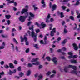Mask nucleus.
Returning <instances> with one entry per match:
<instances>
[{"mask_svg": "<svg viewBox=\"0 0 80 80\" xmlns=\"http://www.w3.org/2000/svg\"><path fill=\"white\" fill-rule=\"evenodd\" d=\"M35 31L36 33H38V32H40V29H37Z\"/></svg>", "mask_w": 80, "mask_h": 80, "instance_id": "f704fd0d", "label": "nucleus"}, {"mask_svg": "<svg viewBox=\"0 0 80 80\" xmlns=\"http://www.w3.org/2000/svg\"><path fill=\"white\" fill-rule=\"evenodd\" d=\"M33 26L32 25L31 27H29V30H31V36L32 37H34V40L35 42H37V35L35 34L34 32V30H33Z\"/></svg>", "mask_w": 80, "mask_h": 80, "instance_id": "f257e3e1", "label": "nucleus"}, {"mask_svg": "<svg viewBox=\"0 0 80 80\" xmlns=\"http://www.w3.org/2000/svg\"><path fill=\"white\" fill-rule=\"evenodd\" d=\"M62 8L63 10L65 11V9L67 8V7L63 5L62 6Z\"/></svg>", "mask_w": 80, "mask_h": 80, "instance_id": "393cba45", "label": "nucleus"}, {"mask_svg": "<svg viewBox=\"0 0 80 80\" xmlns=\"http://www.w3.org/2000/svg\"><path fill=\"white\" fill-rule=\"evenodd\" d=\"M20 11H18L16 13V15H18L20 14Z\"/></svg>", "mask_w": 80, "mask_h": 80, "instance_id": "338daca9", "label": "nucleus"}, {"mask_svg": "<svg viewBox=\"0 0 80 80\" xmlns=\"http://www.w3.org/2000/svg\"><path fill=\"white\" fill-rule=\"evenodd\" d=\"M60 58L61 59H62V60H65V56H61L60 57Z\"/></svg>", "mask_w": 80, "mask_h": 80, "instance_id": "79ce46f5", "label": "nucleus"}, {"mask_svg": "<svg viewBox=\"0 0 80 80\" xmlns=\"http://www.w3.org/2000/svg\"><path fill=\"white\" fill-rule=\"evenodd\" d=\"M40 62L38 61H37L36 62V65H40Z\"/></svg>", "mask_w": 80, "mask_h": 80, "instance_id": "a19ab883", "label": "nucleus"}, {"mask_svg": "<svg viewBox=\"0 0 80 80\" xmlns=\"http://www.w3.org/2000/svg\"><path fill=\"white\" fill-rule=\"evenodd\" d=\"M80 4V1H78L74 5H78L79 4Z\"/></svg>", "mask_w": 80, "mask_h": 80, "instance_id": "c9c22d12", "label": "nucleus"}, {"mask_svg": "<svg viewBox=\"0 0 80 80\" xmlns=\"http://www.w3.org/2000/svg\"><path fill=\"white\" fill-rule=\"evenodd\" d=\"M72 46L75 50H77L78 49V47L77 45L75 43H73L72 44Z\"/></svg>", "mask_w": 80, "mask_h": 80, "instance_id": "20e7f679", "label": "nucleus"}, {"mask_svg": "<svg viewBox=\"0 0 80 80\" xmlns=\"http://www.w3.org/2000/svg\"><path fill=\"white\" fill-rule=\"evenodd\" d=\"M69 18V19L72 20L73 21H75V18H74V17H73V16H70Z\"/></svg>", "mask_w": 80, "mask_h": 80, "instance_id": "dca6fc26", "label": "nucleus"}, {"mask_svg": "<svg viewBox=\"0 0 80 80\" xmlns=\"http://www.w3.org/2000/svg\"><path fill=\"white\" fill-rule=\"evenodd\" d=\"M28 67H29V68L32 67V66H33L32 64H31L30 63H28Z\"/></svg>", "mask_w": 80, "mask_h": 80, "instance_id": "2f4dec72", "label": "nucleus"}, {"mask_svg": "<svg viewBox=\"0 0 80 80\" xmlns=\"http://www.w3.org/2000/svg\"><path fill=\"white\" fill-rule=\"evenodd\" d=\"M38 77L39 78L41 79L43 78V76L42 75V74H40V75L38 76Z\"/></svg>", "mask_w": 80, "mask_h": 80, "instance_id": "c756f323", "label": "nucleus"}, {"mask_svg": "<svg viewBox=\"0 0 80 80\" xmlns=\"http://www.w3.org/2000/svg\"><path fill=\"white\" fill-rule=\"evenodd\" d=\"M13 42H15V43L16 44H18V42H17V40H16V39L15 38H13Z\"/></svg>", "mask_w": 80, "mask_h": 80, "instance_id": "7c9ffc66", "label": "nucleus"}, {"mask_svg": "<svg viewBox=\"0 0 80 80\" xmlns=\"http://www.w3.org/2000/svg\"><path fill=\"white\" fill-rule=\"evenodd\" d=\"M33 7L35 11H36L37 9H38V8L35 7V5H33Z\"/></svg>", "mask_w": 80, "mask_h": 80, "instance_id": "6ab92c4d", "label": "nucleus"}, {"mask_svg": "<svg viewBox=\"0 0 80 80\" xmlns=\"http://www.w3.org/2000/svg\"><path fill=\"white\" fill-rule=\"evenodd\" d=\"M4 61H1L0 62V63H1V64L2 65H3V64H4Z\"/></svg>", "mask_w": 80, "mask_h": 80, "instance_id": "69168bd1", "label": "nucleus"}, {"mask_svg": "<svg viewBox=\"0 0 80 80\" xmlns=\"http://www.w3.org/2000/svg\"><path fill=\"white\" fill-rule=\"evenodd\" d=\"M71 73H74V74H76V75H77L78 74V72L75 70L72 71Z\"/></svg>", "mask_w": 80, "mask_h": 80, "instance_id": "f8f14e48", "label": "nucleus"}, {"mask_svg": "<svg viewBox=\"0 0 80 80\" xmlns=\"http://www.w3.org/2000/svg\"><path fill=\"white\" fill-rule=\"evenodd\" d=\"M74 25H75L76 27L73 28V30H75L77 28L78 26L77 25V24L75 23H74Z\"/></svg>", "mask_w": 80, "mask_h": 80, "instance_id": "473e14b6", "label": "nucleus"}, {"mask_svg": "<svg viewBox=\"0 0 80 80\" xmlns=\"http://www.w3.org/2000/svg\"><path fill=\"white\" fill-rule=\"evenodd\" d=\"M26 18L24 16H20V17L18 18L19 21L22 23H23L25 21Z\"/></svg>", "mask_w": 80, "mask_h": 80, "instance_id": "7ed1b4c3", "label": "nucleus"}, {"mask_svg": "<svg viewBox=\"0 0 80 80\" xmlns=\"http://www.w3.org/2000/svg\"><path fill=\"white\" fill-rule=\"evenodd\" d=\"M9 67L10 68H15V66L13 65V64L11 63H9Z\"/></svg>", "mask_w": 80, "mask_h": 80, "instance_id": "9d476101", "label": "nucleus"}, {"mask_svg": "<svg viewBox=\"0 0 80 80\" xmlns=\"http://www.w3.org/2000/svg\"><path fill=\"white\" fill-rule=\"evenodd\" d=\"M70 0H63V1L62 2V1H61V2H63L64 3H66L67 2H68V1H70Z\"/></svg>", "mask_w": 80, "mask_h": 80, "instance_id": "cd10ccee", "label": "nucleus"}, {"mask_svg": "<svg viewBox=\"0 0 80 80\" xmlns=\"http://www.w3.org/2000/svg\"><path fill=\"white\" fill-rule=\"evenodd\" d=\"M30 74H31V72H30V70H29L28 72V73L27 74V76H29Z\"/></svg>", "mask_w": 80, "mask_h": 80, "instance_id": "b1692460", "label": "nucleus"}, {"mask_svg": "<svg viewBox=\"0 0 80 80\" xmlns=\"http://www.w3.org/2000/svg\"><path fill=\"white\" fill-rule=\"evenodd\" d=\"M29 51H30V49H29V48H28L26 50V52L27 53H28L29 52Z\"/></svg>", "mask_w": 80, "mask_h": 80, "instance_id": "c03bdc74", "label": "nucleus"}, {"mask_svg": "<svg viewBox=\"0 0 80 80\" xmlns=\"http://www.w3.org/2000/svg\"><path fill=\"white\" fill-rule=\"evenodd\" d=\"M14 64H15V65H17V63H18V62H17V61L14 60Z\"/></svg>", "mask_w": 80, "mask_h": 80, "instance_id": "6e6d98bb", "label": "nucleus"}, {"mask_svg": "<svg viewBox=\"0 0 80 80\" xmlns=\"http://www.w3.org/2000/svg\"><path fill=\"white\" fill-rule=\"evenodd\" d=\"M78 57V56L76 55L72 56V58L74 59V58H77Z\"/></svg>", "mask_w": 80, "mask_h": 80, "instance_id": "4c0bfd02", "label": "nucleus"}, {"mask_svg": "<svg viewBox=\"0 0 80 80\" xmlns=\"http://www.w3.org/2000/svg\"><path fill=\"white\" fill-rule=\"evenodd\" d=\"M42 28H44L46 26V24H44L42 25Z\"/></svg>", "mask_w": 80, "mask_h": 80, "instance_id": "052dcab7", "label": "nucleus"}, {"mask_svg": "<svg viewBox=\"0 0 80 80\" xmlns=\"http://www.w3.org/2000/svg\"><path fill=\"white\" fill-rule=\"evenodd\" d=\"M19 75L20 77H22V76H23V75H24V73L22 72H20L19 74Z\"/></svg>", "mask_w": 80, "mask_h": 80, "instance_id": "412c9836", "label": "nucleus"}, {"mask_svg": "<svg viewBox=\"0 0 80 80\" xmlns=\"http://www.w3.org/2000/svg\"><path fill=\"white\" fill-rule=\"evenodd\" d=\"M57 60V58L55 57H53L52 60V61L54 62L55 64H57V61L55 60Z\"/></svg>", "mask_w": 80, "mask_h": 80, "instance_id": "1a4fd4ad", "label": "nucleus"}, {"mask_svg": "<svg viewBox=\"0 0 80 80\" xmlns=\"http://www.w3.org/2000/svg\"><path fill=\"white\" fill-rule=\"evenodd\" d=\"M18 71H19V72H20L21 71V67H19L18 68Z\"/></svg>", "mask_w": 80, "mask_h": 80, "instance_id": "49530a36", "label": "nucleus"}, {"mask_svg": "<svg viewBox=\"0 0 80 80\" xmlns=\"http://www.w3.org/2000/svg\"><path fill=\"white\" fill-rule=\"evenodd\" d=\"M16 69L14 70V71H12L11 70H10L9 74L10 75H12L13 73H16Z\"/></svg>", "mask_w": 80, "mask_h": 80, "instance_id": "423d86ee", "label": "nucleus"}, {"mask_svg": "<svg viewBox=\"0 0 80 80\" xmlns=\"http://www.w3.org/2000/svg\"><path fill=\"white\" fill-rule=\"evenodd\" d=\"M25 38H26V37H24V38H22V36H20V39H21V43H22V42H23V40H25Z\"/></svg>", "mask_w": 80, "mask_h": 80, "instance_id": "ddd939ff", "label": "nucleus"}, {"mask_svg": "<svg viewBox=\"0 0 80 80\" xmlns=\"http://www.w3.org/2000/svg\"><path fill=\"white\" fill-rule=\"evenodd\" d=\"M49 26H50V27H51L50 28V30H52V27H53V25H52V24H49Z\"/></svg>", "mask_w": 80, "mask_h": 80, "instance_id": "e433bc0d", "label": "nucleus"}, {"mask_svg": "<svg viewBox=\"0 0 80 80\" xmlns=\"http://www.w3.org/2000/svg\"><path fill=\"white\" fill-rule=\"evenodd\" d=\"M8 25H9L10 24V20H8L7 22Z\"/></svg>", "mask_w": 80, "mask_h": 80, "instance_id": "680f3d73", "label": "nucleus"}, {"mask_svg": "<svg viewBox=\"0 0 80 80\" xmlns=\"http://www.w3.org/2000/svg\"><path fill=\"white\" fill-rule=\"evenodd\" d=\"M4 74H5V73H4V72L3 71L2 72H0V75H4Z\"/></svg>", "mask_w": 80, "mask_h": 80, "instance_id": "774afa93", "label": "nucleus"}, {"mask_svg": "<svg viewBox=\"0 0 80 80\" xmlns=\"http://www.w3.org/2000/svg\"><path fill=\"white\" fill-rule=\"evenodd\" d=\"M34 47H35L36 48H38V45L37 44H35L34 46Z\"/></svg>", "mask_w": 80, "mask_h": 80, "instance_id": "864d4df0", "label": "nucleus"}, {"mask_svg": "<svg viewBox=\"0 0 80 80\" xmlns=\"http://www.w3.org/2000/svg\"><path fill=\"white\" fill-rule=\"evenodd\" d=\"M42 67H43V66H42V65H40L39 66V68H38L39 70H40V69L42 68Z\"/></svg>", "mask_w": 80, "mask_h": 80, "instance_id": "13d9d810", "label": "nucleus"}, {"mask_svg": "<svg viewBox=\"0 0 80 80\" xmlns=\"http://www.w3.org/2000/svg\"><path fill=\"white\" fill-rule=\"evenodd\" d=\"M41 3H42V4H45V0H42L41 1Z\"/></svg>", "mask_w": 80, "mask_h": 80, "instance_id": "0e129e2a", "label": "nucleus"}, {"mask_svg": "<svg viewBox=\"0 0 80 80\" xmlns=\"http://www.w3.org/2000/svg\"><path fill=\"white\" fill-rule=\"evenodd\" d=\"M4 67L5 68H6V69H8V68H9V66L7 64L4 65Z\"/></svg>", "mask_w": 80, "mask_h": 80, "instance_id": "ea45409f", "label": "nucleus"}, {"mask_svg": "<svg viewBox=\"0 0 80 80\" xmlns=\"http://www.w3.org/2000/svg\"><path fill=\"white\" fill-rule=\"evenodd\" d=\"M67 39L64 40L61 43V44L62 45H63V44H65V43H66V42H67Z\"/></svg>", "mask_w": 80, "mask_h": 80, "instance_id": "aec40b11", "label": "nucleus"}, {"mask_svg": "<svg viewBox=\"0 0 80 80\" xmlns=\"http://www.w3.org/2000/svg\"><path fill=\"white\" fill-rule=\"evenodd\" d=\"M5 17L6 19H8V20L10 18L11 16L9 14L6 15L5 16Z\"/></svg>", "mask_w": 80, "mask_h": 80, "instance_id": "9b49d317", "label": "nucleus"}, {"mask_svg": "<svg viewBox=\"0 0 80 80\" xmlns=\"http://www.w3.org/2000/svg\"><path fill=\"white\" fill-rule=\"evenodd\" d=\"M68 55H73V53H72L71 52H68Z\"/></svg>", "mask_w": 80, "mask_h": 80, "instance_id": "e2e57ef3", "label": "nucleus"}, {"mask_svg": "<svg viewBox=\"0 0 80 80\" xmlns=\"http://www.w3.org/2000/svg\"><path fill=\"white\" fill-rule=\"evenodd\" d=\"M68 58L69 59L73 58V56L72 55H71L70 56H69L68 57Z\"/></svg>", "mask_w": 80, "mask_h": 80, "instance_id": "de8ad7c7", "label": "nucleus"}, {"mask_svg": "<svg viewBox=\"0 0 80 80\" xmlns=\"http://www.w3.org/2000/svg\"><path fill=\"white\" fill-rule=\"evenodd\" d=\"M38 73H37L36 74L34 75V77L35 78H37V77H38Z\"/></svg>", "mask_w": 80, "mask_h": 80, "instance_id": "5fc2aeb1", "label": "nucleus"}, {"mask_svg": "<svg viewBox=\"0 0 80 80\" xmlns=\"http://www.w3.org/2000/svg\"><path fill=\"white\" fill-rule=\"evenodd\" d=\"M59 14L61 15L60 16L61 18H63V17H64V15H63V12H59Z\"/></svg>", "mask_w": 80, "mask_h": 80, "instance_id": "2eb2a0df", "label": "nucleus"}, {"mask_svg": "<svg viewBox=\"0 0 80 80\" xmlns=\"http://www.w3.org/2000/svg\"><path fill=\"white\" fill-rule=\"evenodd\" d=\"M56 8H57V5H56V4L52 5V11L53 12V11L55 10Z\"/></svg>", "mask_w": 80, "mask_h": 80, "instance_id": "0eeeda50", "label": "nucleus"}, {"mask_svg": "<svg viewBox=\"0 0 80 80\" xmlns=\"http://www.w3.org/2000/svg\"><path fill=\"white\" fill-rule=\"evenodd\" d=\"M1 36L2 37V38H8V35H6L5 36L4 35L2 34L1 35Z\"/></svg>", "mask_w": 80, "mask_h": 80, "instance_id": "a878e982", "label": "nucleus"}, {"mask_svg": "<svg viewBox=\"0 0 80 80\" xmlns=\"http://www.w3.org/2000/svg\"><path fill=\"white\" fill-rule=\"evenodd\" d=\"M40 43L41 44H44V42H43V41L42 40H41L40 41Z\"/></svg>", "mask_w": 80, "mask_h": 80, "instance_id": "4d7b16f0", "label": "nucleus"}, {"mask_svg": "<svg viewBox=\"0 0 80 80\" xmlns=\"http://www.w3.org/2000/svg\"><path fill=\"white\" fill-rule=\"evenodd\" d=\"M51 32H53L54 33H56V28H53L52 29V31H51Z\"/></svg>", "mask_w": 80, "mask_h": 80, "instance_id": "bb28decb", "label": "nucleus"}, {"mask_svg": "<svg viewBox=\"0 0 80 80\" xmlns=\"http://www.w3.org/2000/svg\"><path fill=\"white\" fill-rule=\"evenodd\" d=\"M49 42H48L47 41H46V40H44V45H46V44L48 43Z\"/></svg>", "mask_w": 80, "mask_h": 80, "instance_id": "09e8293b", "label": "nucleus"}, {"mask_svg": "<svg viewBox=\"0 0 80 80\" xmlns=\"http://www.w3.org/2000/svg\"><path fill=\"white\" fill-rule=\"evenodd\" d=\"M32 23V22L31 21H29L28 22V26H30V24Z\"/></svg>", "mask_w": 80, "mask_h": 80, "instance_id": "603ef678", "label": "nucleus"}, {"mask_svg": "<svg viewBox=\"0 0 80 80\" xmlns=\"http://www.w3.org/2000/svg\"><path fill=\"white\" fill-rule=\"evenodd\" d=\"M8 3H14V5L15 7H16L17 5V3L16 2H14V0L11 1L10 2H8Z\"/></svg>", "mask_w": 80, "mask_h": 80, "instance_id": "6e6552de", "label": "nucleus"}, {"mask_svg": "<svg viewBox=\"0 0 80 80\" xmlns=\"http://www.w3.org/2000/svg\"><path fill=\"white\" fill-rule=\"evenodd\" d=\"M38 58H36L35 59H33L31 61L32 62H37V61H38Z\"/></svg>", "mask_w": 80, "mask_h": 80, "instance_id": "f3484780", "label": "nucleus"}, {"mask_svg": "<svg viewBox=\"0 0 80 80\" xmlns=\"http://www.w3.org/2000/svg\"><path fill=\"white\" fill-rule=\"evenodd\" d=\"M72 68L73 70H77V66H73L72 65H69L68 66H66L64 69L65 72H68V69L67 68Z\"/></svg>", "mask_w": 80, "mask_h": 80, "instance_id": "f03ea898", "label": "nucleus"}, {"mask_svg": "<svg viewBox=\"0 0 80 80\" xmlns=\"http://www.w3.org/2000/svg\"><path fill=\"white\" fill-rule=\"evenodd\" d=\"M46 59H47L48 61H50V58L49 56L46 57Z\"/></svg>", "mask_w": 80, "mask_h": 80, "instance_id": "58836bf2", "label": "nucleus"}, {"mask_svg": "<svg viewBox=\"0 0 80 80\" xmlns=\"http://www.w3.org/2000/svg\"><path fill=\"white\" fill-rule=\"evenodd\" d=\"M47 18H50V14L49 13L48 14V15L47 16Z\"/></svg>", "mask_w": 80, "mask_h": 80, "instance_id": "bf43d9fd", "label": "nucleus"}, {"mask_svg": "<svg viewBox=\"0 0 80 80\" xmlns=\"http://www.w3.org/2000/svg\"><path fill=\"white\" fill-rule=\"evenodd\" d=\"M31 20H32V18L31 16L29 17V19H28V22H30Z\"/></svg>", "mask_w": 80, "mask_h": 80, "instance_id": "3c124183", "label": "nucleus"}, {"mask_svg": "<svg viewBox=\"0 0 80 80\" xmlns=\"http://www.w3.org/2000/svg\"><path fill=\"white\" fill-rule=\"evenodd\" d=\"M68 33V31L66 29V28H65L64 29V33Z\"/></svg>", "mask_w": 80, "mask_h": 80, "instance_id": "72a5a7b5", "label": "nucleus"}, {"mask_svg": "<svg viewBox=\"0 0 80 80\" xmlns=\"http://www.w3.org/2000/svg\"><path fill=\"white\" fill-rule=\"evenodd\" d=\"M51 74V72L48 71V72L46 73L47 75H49Z\"/></svg>", "mask_w": 80, "mask_h": 80, "instance_id": "8fccbe9b", "label": "nucleus"}, {"mask_svg": "<svg viewBox=\"0 0 80 80\" xmlns=\"http://www.w3.org/2000/svg\"><path fill=\"white\" fill-rule=\"evenodd\" d=\"M55 33V32H52V31H51L50 34L51 37H53V36H54V33Z\"/></svg>", "mask_w": 80, "mask_h": 80, "instance_id": "5701e85b", "label": "nucleus"}, {"mask_svg": "<svg viewBox=\"0 0 80 80\" xmlns=\"http://www.w3.org/2000/svg\"><path fill=\"white\" fill-rule=\"evenodd\" d=\"M34 25H37L38 27H40V25L38 24V23L37 22H36L35 24Z\"/></svg>", "mask_w": 80, "mask_h": 80, "instance_id": "37998d69", "label": "nucleus"}, {"mask_svg": "<svg viewBox=\"0 0 80 80\" xmlns=\"http://www.w3.org/2000/svg\"><path fill=\"white\" fill-rule=\"evenodd\" d=\"M71 62L72 63H77V60L74 59L71 60Z\"/></svg>", "mask_w": 80, "mask_h": 80, "instance_id": "4468645a", "label": "nucleus"}, {"mask_svg": "<svg viewBox=\"0 0 80 80\" xmlns=\"http://www.w3.org/2000/svg\"><path fill=\"white\" fill-rule=\"evenodd\" d=\"M29 15L30 17H32V18H33L34 17H35V15L33 14L32 12H29Z\"/></svg>", "mask_w": 80, "mask_h": 80, "instance_id": "4be33fe9", "label": "nucleus"}, {"mask_svg": "<svg viewBox=\"0 0 80 80\" xmlns=\"http://www.w3.org/2000/svg\"><path fill=\"white\" fill-rule=\"evenodd\" d=\"M28 8H23L21 12V14H23L28 11Z\"/></svg>", "mask_w": 80, "mask_h": 80, "instance_id": "39448f33", "label": "nucleus"}, {"mask_svg": "<svg viewBox=\"0 0 80 80\" xmlns=\"http://www.w3.org/2000/svg\"><path fill=\"white\" fill-rule=\"evenodd\" d=\"M5 48L4 46H0V50H2V49H3Z\"/></svg>", "mask_w": 80, "mask_h": 80, "instance_id": "a18cd8bd", "label": "nucleus"}, {"mask_svg": "<svg viewBox=\"0 0 80 80\" xmlns=\"http://www.w3.org/2000/svg\"><path fill=\"white\" fill-rule=\"evenodd\" d=\"M25 16H24L25 17L27 18V17H28V12H27L25 13Z\"/></svg>", "mask_w": 80, "mask_h": 80, "instance_id": "c85d7f7f", "label": "nucleus"}, {"mask_svg": "<svg viewBox=\"0 0 80 80\" xmlns=\"http://www.w3.org/2000/svg\"><path fill=\"white\" fill-rule=\"evenodd\" d=\"M25 42H26V45H28L29 43L28 42L27 38H25Z\"/></svg>", "mask_w": 80, "mask_h": 80, "instance_id": "a211bd4d", "label": "nucleus"}]
</instances>
